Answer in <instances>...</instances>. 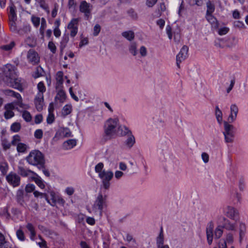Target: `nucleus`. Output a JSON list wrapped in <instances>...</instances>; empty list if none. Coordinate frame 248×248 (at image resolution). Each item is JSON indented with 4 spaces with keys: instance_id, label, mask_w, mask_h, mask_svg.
<instances>
[{
    "instance_id": "obj_1",
    "label": "nucleus",
    "mask_w": 248,
    "mask_h": 248,
    "mask_svg": "<svg viewBox=\"0 0 248 248\" xmlns=\"http://www.w3.org/2000/svg\"><path fill=\"white\" fill-rule=\"evenodd\" d=\"M25 160L29 164L36 166L37 168H43V165L45 164L44 155L37 150H34L30 152L26 157Z\"/></svg>"
},
{
    "instance_id": "obj_2",
    "label": "nucleus",
    "mask_w": 248,
    "mask_h": 248,
    "mask_svg": "<svg viewBox=\"0 0 248 248\" xmlns=\"http://www.w3.org/2000/svg\"><path fill=\"white\" fill-rule=\"evenodd\" d=\"M119 120L117 118H109L106 121L104 126V137L106 139H111L117 135L119 126Z\"/></svg>"
},
{
    "instance_id": "obj_3",
    "label": "nucleus",
    "mask_w": 248,
    "mask_h": 248,
    "mask_svg": "<svg viewBox=\"0 0 248 248\" xmlns=\"http://www.w3.org/2000/svg\"><path fill=\"white\" fill-rule=\"evenodd\" d=\"M107 198L106 195H103L101 192L98 193L93 205V210L94 213L99 214L100 216H102L103 210L108 206Z\"/></svg>"
},
{
    "instance_id": "obj_4",
    "label": "nucleus",
    "mask_w": 248,
    "mask_h": 248,
    "mask_svg": "<svg viewBox=\"0 0 248 248\" xmlns=\"http://www.w3.org/2000/svg\"><path fill=\"white\" fill-rule=\"evenodd\" d=\"M113 173L110 170H103L102 173H100L98 177L101 179L102 187L105 189H108L110 186V181L113 177Z\"/></svg>"
},
{
    "instance_id": "obj_5",
    "label": "nucleus",
    "mask_w": 248,
    "mask_h": 248,
    "mask_svg": "<svg viewBox=\"0 0 248 248\" xmlns=\"http://www.w3.org/2000/svg\"><path fill=\"white\" fill-rule=\"evenodd\" d=\"M217 223L220 224L223 228L228 231H235L236 228V223L232 222L230 220L220 215L218 216L217 218Z\"/></svg>"
},
{
    "instance_id": "obj_6",
    "label": "nucleus",
    "mask_w": 248,
    "mask_h": 248,
    "mask_svg": "<svg viewBox=\"0 0 248 248\" xmlns=\"http://www.w3.org/2000/svg\"><path fill=\"white\" fill-rule=\"evenodd\" d=\"M93 5L87 3L85 0L80 2L79 9V11L84 14L86 20H89L91 17V12L93 10Z\"/></svg>"
},
{
    "instance_id": "obj_7",
    "label": "nucleus",
    "mask_w": 248,
    "mask_h": 248,
    "mask_svg": "<svg viewBox=\"0 0 248 248\" xmlns=\"http://www.w3.org/2000/svg\"><path fill=\"white\" fill-rule=\"evenodd\" d=\"M224 214L228 217L237 222L239 220V214L237 209L233 207L228 206L223 210Z\"/></svg>"
},
{
    "instance_id": "obj_8",
    "label": "nucleus",
    "mask_w": 248,
    "mask_h": 248,
    "mask_svg": "<svg viewBox=\"0 0 248 248\" xmlns=\"http://www.w3.org/2000/svg\"><path fill=\"white\" fill-rule=\"evenodd\" d=\"M6 180L8 184L14 187H17L20 185V177L14 172H10L6 176Z\"/></svg>"
},
{
    "instance_id": "obj_9",
    "label": "nucleus",
    "mask_w": 248,
    "mask_h": 248,
    "mask_svg": "<svg viewBox=\"0 0 248 248\" xmlns=\"http://www.w3.org/2000/svg\"><path fill=\"white\" fill-rule=\"evenodd\" d=\"M3 72L5 77L6 81L11 78L16 76L15 66L10 64H7L4 66Z\"/></svg>"
},
{
    "instance_id": "obj_10",
    "label": "nucleus",
    "mask_w": 248,
    "mask_h": 248,
    "mask_svg": "<svg viewBox=\"0 0 248 248\" xmlns=\"http://www.w3.org/2000/svg\"><path fill=\"white\" fill-rule=\"evenodd\" d=\"M79 21L78 18H72L67 25V29L70 31V35L72 37H74L78 33Z\"/></svg>"
},
{
    "instance_id": "obj_11",
    "label": "nucleus",
    "mask_w": 248,
    "mask_h": 248,
    "mask_svg": "<svg viewBox=\"0 0 248 248\" xmlns=\"http://www.w3.org/2000/svg\"><path fill=\"white\" fill-rule=\"evenodd\" d=\"M188 51V47L186 46H184L176 56V64L178 68L180 67V63L187 57Z\"/></svg>"
},
{
    "instance_id": "obj_12",
    "label": "nucleus",
    "mask_w": 248,
    "mask_h": 248,
    "mask_svg": "<svg viewBox=\"0 0 248 248\" xmlns=\"http://www.w3.org/2000/svg\"><path fill=\"white\" fill-rule=\"evenodd\" d=\"M5 93L7 95L14 96L17 98L18 100L16 102V104L19 106L20 108H27V105L22 103V99L21 95L18 93L11 90H5Z\"/></svg>"
},
{
    "instance_id": "obj_13",
    "label": "nucleus",
    "mask_w": 248,
    "mask_h": 248,
    "mask_svg": "<svg viewBox=\"0 0 248 248\" xmlns=\"http://www.w3.org/2000/svg\"><path fill=\"white\" fill-rule=\"evenodd\" d=\"M28 61L33 65L38 64L40 62V57L38 53L33 49H30L28 52Z\"/></svg>"
},
{
    "instance_id": "obj_14",
    "label": "nucleus",
    "mask_w": 248,
    "mask_h": 248,
    "mask_svg": "<svg viewBox=\"0 0 248 248\" xmlns=\"http://www.w3.org/2000/svg\"><path fill=\"white\" fill-rule=\"evenodd\" d=\"M16 76L17 75L13 78H11L7 80L6 82L9 86L21 91L22 90L21 79L17 78Z\"/></svg>"
},
{
    "instance_id": "obj_15",
    "label": "nucleus",
    "mask_w": 248,
    "mask_h": 248,
    "mask_svg": "<svg viewBox=\"0 0 248 248\" xmlns=\"http://www.w3.org/2000/svg\"><path fill=\"white\" fill-rule=\"evenodd\" d=\"M34 103L37 109L39 111L43 109L44 105V95L41 93H38L34 99Z\"/></svg>"
},
{
    "instance_id": "obj_16",
    "label": "nucleus",
    "mask_w": 248,
    "mask_h": 248,
    "mask_svg": "<svg viewBox=\"0 0 248 248\" xmlns=\"http://www.w3.org/2000/svg\"><path fill=\"white\" fill-rule=\"evenodd\" d=\"M17 170L18 174L24 177H28L30 176L31 174L33 175L35 174V172L33 171L26 169L22 166H18Z\"/></svg>"
},
{
    "instance_id": "obj_17",
    "label": "nucleus",
    "mask_w": 248,
    "mask_h": 248,
    "mask_svg": "<svg viewBox=\"0 0 248 248\" xmlns=\"http://www.w3.org/2000/svg\"><path fill=\"white\" fill-rule=\"evenodd\" d=\"M132 134L131 131L128 129V127L124 125H119L117 128V135L120 136H128L129 134Z\"/></svg>"
},
{
    "instance_id": "obj_18",
    "label": "nucleus",
    "mask_w": 248,
    "mask_h": 248,
    "mask_svg": "<svg viewBox=\"0 0 248 248\" xmlns=\"http://www.w3.org/2000/svg\"><path fill=\"white\" fill-rule=\"evenodd\" d=\"M224 131L223 132V135H229L231 134H235L233 131L234 128L233 125L229 124L227 122L224 121L223 122Z\"/></svg>"
},
{
    "instance_id": "obj_19",
    "label": "nucleus",
    "mask_w": 248,
    "mask_h": 248,
    "mask_svg": "<svg viewBox=\"0 0 248 248\" xmlns=\"http://www.w3.org/2000/svg\"><path fill=\"white\" fill-rule=\"evenodd\" d=\"M77 144V140L75 139L68 140L64 141L62 146L64 150H70L74 147Z\"/></svg>"
},
{
    "instance_id": "obj_20",
    "label": "nucleus",
    "mask_w": 248,
    "mask_h": 248,
    "mask_svg": "<svg viewBox=\"0 0 248 248\" xmlns=\"http://www.w3.org/2000/svg\"><path fill=\"white\" fill-rule=\"evenodd\" d=\"M207 20L211 24L212 27L217 29L219 27V23L215 17L212 14L206 15Z\"/></svg>"
},
{
    "instance_id": "obj_21",
    "label": "nucleus",
    "mask_w": 248,
    "mask_h": 248,
    "mask_svg": "<svg viewBox=\"0 0 248 248\" xmlns=\"http://www.w3.org/2000/svg\"><path fill=\"white\" fill-rule=\"evenodd\" d=\"M34 175L33 177H31L32 180L34 181L40 188L44 189L45 187L44 181L36 173Z\"/></svg>"
},
{
    "instance_id": "obj_22",
    "label": "nucleus",
    "mask_w": 248,
    "mask_h": 248,
    "mask_svg": "<svg viewBox=\"0 0 248 248\" xmlns=\"http://www.w3.org/2000/svg\"><path fill=\"white\" fill-rule=\"evenodd\" d=\"M63 72L62 71H58L56 74V88H61L62 85L63 79Z\"/></svg>"
},
{
    "instance_id": "obj_23",
    "label": "nucleus",
    "mask_w": 248,
    "mask_h": 248,
    "mask_svg": "<svg viewBox=\"0 0 248 248\" xmlns=\"http://www.w3.org/2000/svg\"><path fill=\"white\" fill-rule=\"evenodd\" d=\"M26 228L30 232V238L34 240L36 236V232L34 226L31 223H28L26 225Z\"/></svg>"
},
{
    "instance_id": "obj_24",
    "label": "nucleus",
    "mask_w": 248,
    "mask_h": 248,
    "mask_svg": "<svg viewBox=\"0 0 248 248\" xmlns=\"http://www.w3.org/2000/svg\"><path fill=\"white\" fill-rule=\"evenodd\" d=\"M69 41V36L68 34H64L62 38L61 41L60 42V48L61 50V52L62 53L63 49L66 47L67 43Z\"/></svg>"
},
{
    "instance_id": "obj_25",
    "label": "nucleus",
    "mask_w": 248,
    "mask_h": 248,
    "mask_svg": "<svg viewBox=\"0 0 248 248\" xmlns=\"http://www.w3.org/2000/svg\"><path fill=\"white\" fill-rule=\"evenodd\" d=\"M239 241L241 242L246 232V226L245 223H239Z\"/></svg>"
},
{
    "instance_id": "obj_26",
    "label": "nucleus",
    "mask_w": 248,
    "mask_h": 248,
    "mask_svg": "<svg viewBox=\"0 0 248 248\" xmlns=\"http://www.w3.org/2000/svg\"><path fill=\"white\" fill-rule=\"evenodd\" d=\"M156 247H157L158 246H162L164 245V238L163 234V231L162 227L161 228L160 232L159 235L156 237Z\"/></svg>"
},
{
    "instance_id": "obj_27",
    "label": "nucleus",
    "mask_w": 248,
    "mask_h": 248,
    "mask_svg": "<svg viewBox=\"0 0 248 248\" xmlns=\"http://www.w3.org/2000/svg\"><path fill=\"white\" fill-rule=\"evenodd\" d=\"M127 139L125 141V145L129 148H131L135 143V139L132 134H129Z\"/></svg>"
},
{
    "instance_id": "obj_28",
    "label": "nucleus",
    "mask_w": 248,
    "mask_h": 248,
    "mask_svg": "<svg viewBox=\"0 0 248 248\" xmlns=\"http://www.w3.org/2000/svg\"><path fill=\"white\" fill-rule=\"evenodd\" d=\"M215 115L218 123L221 124L222 122V112L218 106H217L215 108Z\"/></svg>"
},
{
    "instance_id": "obj_29",
    "label": "nucleus",
    "mask_w": 248,
    "mask_h": 248,
    "mask_svg": "<svg viewBox=\"0 0 248 248\" xmlns=\"http://www.w3.org/2000/svg\"><path fill=\"white\" fill-rule=\"evenodd\" d=\"M28 148V145L23 143H18L16 145V150L18 153H24L27 151Z\"/></svg>"
},
{
    "instance_id": "obj_30",
    "label": "nucleus",
    "mask_w": 248,
    "mask_h": 248,
    "mask_svg": "<svg viewBox=\"0 0 248 248\" xmlns=\"http://www.w3.org/2000/svg\"><path fill=\"white\" fill-rule=\"evenodd\" d=\"M9 166L6 161H2L0 163V170L2 175H5L8 170Z\"/></svg>"
},
{
    "instance_id": "obj_31",
    "label": "nucleus",
    "mask_w": 248,
    "mask_h": 248,
    "mask_svg": "<svg viewBox=\"0 0 248 248\" xmlns=\"http://www.w3.org/2000/svg\"><path fill=\"white\" fill-rule=\"evenodd\" d=\"M122 35L129 41L132 40L135 37V34L133 31H129L122 32Z\"/></svg>"
},
{
    "instance_id": "obj_32",
    "label": "nucleus",
    "mask_w": 248,
    "mask_h": 248,
    "mask_svg": "<svg viewBox=\"0 0 248 248\" xmlns=\"http://www.w3.org/2000/svg\"><path fill=\"white\" fill-rule=\"evenodd\" d=\"M66 98V94L62 89H60L55 97V99H58L60 102H63Z\"/></svg>"
},
{
    "instance_id": "obj_33",
    "label": "nucleus",
    "mask_w": 248,
    "mask_h": 248,
    "mask_svg": "<svg viewBox=\"0 0 248 248\" xmlns=\"http://www.w3.org/2000/svg\"><path fill=\"white\" fill-rule=\"evenodd\" d=\"M16 8L15 6L12 4L9 7V14H10V19L11 20H16Z\"/></svg>"
},
{
    "instance_id": "obj_34",
    "label": "nucleus",
    "mask_w": 248,
    "mask_h": 248,
    "mask_svg": "<svg viewBox=\"0 0 248 248\" xmlns=\"http://www.w3.org/2000/svg\"><path fill=\"white\" fill-rule=\"evenodd\" d=\"M206 6H207V10L206 12V15H210L212 14V13L215 11V5L214 4L211 2V1L208 0L206 2Z\"/></svg>"
},
{
    "instance_id": "obj_35",
    "label": "nucleus",
    "mask_w": 248,
    "mask_h": 248,
    "mask_svg": "<svg viewBox=\"0 0 248 248\" xmlns=\"http://www.w3.org/2000/svg\"><path fill=\"white\" fill-rule=\"evenodd\" d=\"M72 110V105L70 104H67L65 105L62 111V115L65 116L68 114H69Z\"/></svg>"
},
{
    "instance_id": "obj_36",
    "label": "nucleus",
    "mask_w": 248,
    "mask_h": 248,
    "mask_svg": "<svg viewBox=\"0 0 248 248\" xmlns=\"http://www.w3.org/2000/svg\"><path fill=\"white\" fill-rule=\"evenodd\" d=\"M45 71L40 66H37L33 74V77L35 78L44 76Z\"/></svg>"
},
{
    "instance_id": "obj_37",
    "label": "nucleus",
    "mask_w": 248,
    "mask_h": 248,
    "mask_svg": "<svg viewBox=\"0 0 248 248\" xmlns=\"http://www.w3.org/2000/svg\"><path fill=\"white\" fill-rule=\"evenodd\" d=\"M46 22L45 18L42 17L41 20V27L39 29L40 33L42 37L44 36V31L46 28Z\"/></svg>"
},
{
    "instance_id": "obj_38",
    "label": "nucleus",
    "mask_w": 248,
    "mask_h": 248,
    "mask_svg": "<svg viewBox=\"0 0 248 248\" xmlns=\"http://www.w3.org/2000/svg\"><path fill=\"white\" fill-rule=\"evenodd\" d=\"M223 229L220 224L216 228L215 231V238L216 239H219L221 237L223 233Z\"/></svg>"
},
{
    "instance_id": "obj_39",
    "label": "nucleus",
    "mask_w": 248,
    "mask_h": 248,
    "mask_svg": "<svg viewBox=\"0 0 248 248\" xmlns=\"http://www.w3.org/2000/svg\"><path fill=\"white\" fill-rule=\"evenodd\" d=\"M130 53L133 56H136L138 54L137 45L135 42H132L129 47Z\"/></svg>"
},
{
    "instance_id": "obj_40",
    "label": "nucleus",
    "mask_w": 248,
    "mask_h": 248,
    "mask_svg": "<svg viewBox=\"0 0 248 248\" xmlns=\"http://www.w3.org/2000/svg\"><path fill=\"white\" fill-rule=\"evenodd\" d=\"M39 6L47 13L49 12L48 4L46 3V0H36Z\"/></svg>"
},
{
    "instance_id": "obj_41",
    "label": "nucleus",
    "mask_w": 248,
    "mask_h": 248,
    "mask_svg": "<svg viewBox=\"0 0 248 248\" xmlns=\"http://www.w3.org/2000/svg\"><path fill=\"white\" fill-rule=\"evenodd\" d=\"M24 191L23 190H18L16 194L17 201L18 203L22 205L24 202L23 200Z\"/></svg>"
},
{
    "instance_id": "obj_42",
    "label": "nucleus",
    "mask_w": 248,
    "mask_h": 248,
    "mask_svg": "<svg viewBox=\"0 0 248 248\" xmlns=\"http://www.w3.org/2000/svg\"><path fill=\"white\" fill-rule=\"evenodd\" d=\"M22 116L24 120L27 122H30L31 121V113L27 110H24L22 112Z\"/></svg>"
},
{
    "instance_id": "obj_43",
    "label": "nucleus",
    "mask_w": 248,
    "mask_h": 248,
    "mask_svg": "<svg viewBox=\"0 0 248 248\" xmlns=\"http://www.w3.org/2000/svg\"><path fill=\"white\" fill-rule=\"evenodd\" d=\"M41 20V19H40V17L34 15H32L31 17V21L34 26L36 28L38 27L39 26Z\"/></svg>"
},
{
    "instance_id": "obj_44",
    "label": "nucleus",
    "mask_w": 248,
    "mask_h": 248,
    "mask_svg": "<svg viewBox=\"0 0 248 248\" xmlns=\"http://www.w3.org/2000/svg\"><path fill=\"white\" fill-rule=\"evenodd\" d=\"M15 46V43L14 41L11 42L10 44L5 45H3L0 46V48L5 51L11 50Z\"/></svg>"
},
{
    "instance_id": "obj_45",
    "label": "nucleus",
    "mask_w": 248,
    "mask_h": 248,
    "mask_svg": "<svg viewBox=\"0 0 248 248\" xmlns=\"http://www.w3.org/2000/svg\"><path fill=\"white\" fill-rule=\"evenodd\" d=\"M10 129L14 132H17L21 129V124L19 123L15 122L11 125Z\"/></svg>"
},
{
    "instance_id": "obj_46",
    "label": "nucleus",
    "mask_w": 248,
    "mask_h": 248,
    "mask_svg": "<svg viewBox=\"0 0 248 248\" xmlns=\"http://www.w3.org/2000/svg\"><path fill=\"white\" fill-rule=\"evenodd\" d=\"M104 167V165L103 163H102V162L98 163L95 166V168H94L95 171L96 173H97L98 174V175H99V173H102Z\"/></svg>"
},
{
    "instance_id": "obj_47",
    "label": "nucleus",
    "mask_w": 248,
    "mask_h": 248,
    "mask_svg": "<svg viewBox=\"0 0 248 248\" xmlns=\"http://www.w3.org/2000/svg\"><path fill=\"white\" fill-rule=\"evenodd\" d=\"M225 141L226 143H232L234 141L235 134L224 135Z\"/></svg>"
},
{
    "instance_id": "obj_48",
    "label": "nucleus",
    "mask_w": 248,
    "mask_h": 248,
    "mask_svg": "<svg viewBox=\"0 0 248 248\" xmlns=\"http://www.w3.org/2000/svg\"><path fill=\"white\" fill-rule=\"evenodd\" d=\"M16 235L19 240L23 241L25 240V237L23 231L21 229H18L16 231Z\"/></svg>"
},
{
    "instance_id": "obj_49",
    "label": "nucleus",
    "mask_w": 248,
    "mask_h": 248,
    "mask_svg": "<svg viewBox=\"0 0 248 248\" xmlns=\"http://www.w3.org/2000/svg\"><path fill=\"white\" fill-rule=\"evenodd\" d=\"M61 135L64 137H69L71 136V133L68 128H65L61 130Z\"/></svg>"
},
{
    "instance_id": "obj_50",
    "label": "nucleus",
    "mask_w": 248,
    "mask_h": 248,
    "mask_svg": "<svg viewBox=\"0 0 248 248\" xmlns=\"http://www.w3.org/2000/svg\"><path fill=\"white\" fill-rule=\"evenodd\" d=\"M33 195H34V197L36 198L40 197L42 198H44L46 199V200H47L48 195H47L46 193L40 192L38 191H34Z\"/></svg>"
},
{
    "instance_id": "obj_51",
    "label": "nucleus",
    "mask_w": 248,
    "mask_h": 248,
    "mask_svg": "<svg viewBox=\"0 0 248 248\" xmlns=\"http://www.w3.org/2000/svg\"><path fill=\"white\" fill-rule=\"evenodd\" d=\"M48 48L52 53L55 54L56 53L57 48L55 44L52 41L48 42Z\"/></svg>"
},
{
    "instance_id": "obj_52",
    "label": "nucleus",
    "mask_w": 248,
    "mask_h": 248,
    "mask_svg": "<svg viewBox=\"0 0 248 248\" xmlns=\"http://www.w3.org/2000/svg\"><path fill=\"white\" fill-rule=\"evenodd\" d=\"M55 121V116L54 113H48L46 118V122L47 124H52Z\"/></svg>"
},
{
    "instance_id": "obj_53",
    "label": "nucleus",
    "mask_w": 248,
    "mask_h": 248,
    "mask_svg": "<svg viewBox=\"0 0 248 248\" xmlns=\"http://www.w3.org/2000/svg\"><path fill=\"white\" fill-rule=\"evenodd\" d=\"M37 89L39 91V93H41L43 94L46 90L44 83L43 82H40L38 83L37 85Z\"/></svg>"
},
{
    "instance_id": "obj_54",
    "label": "nucleus",
    "mask_w": 248,
    "mask_h": 248,
    "mask_svg": "<svg viewBox=\"0 0 248 248\" xmlns=\"http://www.w3.org/2000/svg\"><path fill=\"white\" fill-rule=\"evenodd\" d=\"M207 242L211 245L213 241V232H206Z\"/></svg>"
},
{
    "instance_id": "obj_55",
    "label": "nucleus",
    "mask_w": 248,
    "mask_h": 248,
    "mask_svg": "<svg viewBox=\"0 0 248 248\" xmlns=\"http://www.w3.org/2000/svg\"><path fill=\"white\" fill-rule=\"evenodd\" d=\"M231 113L234 115H237L238 112V108L236 104H232L230 107Z\"/></svg>"
},
{
    "instance_id": "obj_56",
    "label": "nucleus",
    "mask_w": 248,
    "mask_h": 248,
    "mask_svg": "<svg viewBox=\"0 0 248 248\" xmlns=\"http://www.w3.org/2000/svg\"><path fill=\"white\" fill-rule=\"evenodd\" d=\"M14 116V112L11 110H7L5 111L4 112V117L6 119H9L11 118Z\"/></svg>"
},
{
    "instance_id": "obj_57",
    "label": "nucleus",
    "mask_w": 248,
    "mask_h": 248,
    "mask_svg": "<svg viewBox=\"0 0 248 248\" xmlns=\"http://www.w3.org/2000/svg\"><path fill=\"white\" fill-rule=\"evenodd\" d=\"M19 141H20V136L18 135H15L13 137V140L11 142V144L14 146L17 145L18 142Z\"/></svg>"
},
{
    "instance_id": "obj_58",
    "label": "nucleus",
    "mask_w": 248,
    "mask_h": 248,
    "mask_svg": "<svg viewBox=\"0 0 248 248\" xmlns=\"http://www.w3.org/2000/svg\"><path fill=\"white\" fill-rule=\"evenodd\" d=\"M232 197L237 199L238 202H240L241 199V195L239 193L237 190H234L232 192Z\"/></svg>"
},
{
    "instance_id": "obj_59",
    "label": "nucleus",
    "mask_w": 248,
    "mask_h": 248,
    "mask_svg": "<svg viewBox=\"0 0 248 248\" xmlns=\"http://www.w3.org/2000/svg\"><path fill=\"white\" fill-rule=\"evenodd\" d=\"M35 187V186L33 184H29L26 186L25 190L27 192L30 193L34 190Z\"/></svg>"
},
{
    "instance_id": "obj_60",
    "label": "nucleus",
    "mask_w": 248,
    "mask_h": 248,
    "mask_svg": "<svg viewBox=\"0 0 248 248\" xmlns=\"http://www.w3.org/2000/svg\"><path fill=\"white\" fill-rule=\"evenodd\" d=\"M225 241L226 243L232 244L233 242V236L232 233H228L226 235V240Z\"/></svg>"
},
{
    "instance_id": "obj_61",
    "label": "nucleus",
    "mask_w": 248,
    "mask_h": 248,
    "mask_svg": "<svg viewBox=\"0 0 248 248\" xmlns=\"http://www.w3.org/2000/svg\"><path fill=\"white\" fill-rule=\"evenodd\" d=\"M239 189L241 191H243L245 187V181L243 178H241L239 180L238 184Z\"/></svg>"
},
{
    "instance_id": "obj_62",
    "label": "nucleus",
    "mask_w": 248,
    "mask_h": 248,
    "mask_svg": "<svg viewBox=\"0 0 248 248\" xmlns=\"http://www.w3.org/2000/svg\"><path fill=\"white\" fill-rule=\"evenodd\" d=\"M43 132L41 129H37L34 132V137L35 138L40 139L43 137Z\"/></svg>"
},
{
    "instance_id": "obj_63",
    "label": "nucleus",
    "mask_w": 248,
    "mask_h": 248,
    "mask_svg": "<svg viewBox=\"0 0 248 248\" xmlns=\"http://www.w3.org/2000/svg\"><path fill=\"white\" fill-rule=\"evenodd\" d=\"M229 31V29L227 27H223L218 30V33L220 35L227 34Z\"/></svg>"
},
{
    "instance_id": "obj_64",
    "label": "nucleus",
    "mask_w": 248,
    "mask_h": 248,
    "mask_svg": "<svg viewBox=\"0 0 248 248\" xmlns=\"http://www.w3.org/2000/svg\"><path fill=\"white\" fill-rule=\"evenodd\" d=\"M127 14L130 17H131L133 19H136L138 17L137 14L132 9L128 10Z\"/></svg>"
}]
</instances>
